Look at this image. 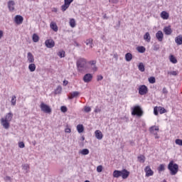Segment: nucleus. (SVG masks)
Segmentation results:
<instances>
[{
  "mask_svg": "<svg viewBox=\"0 0 182 182\" xmlns=\"http://www.w3.org/2000/svg\"><path fill=\"white\" fill-rule=\"evenodd\" d=\"M74 0H64V4L61 6V10L65 12L70 6V4L73 2Z\"/></svg>",
  "mask_w": 182,
  "mask_h": 182,
  "instance_id": "5",
  "label": "nucleus"
},
{
  "mask_svg": "<svg viewBox=\"0 0 182 182\" xmlns=\"http://www.w3.org/2000/svg\"><path fill=\"white\" fill-rule=\"evenodd\" d=\"M60 110L63 113H66L68 112V107L66 106H61Z\"/></svg>",
  "mask_w": 182,
  "mask_h": 182,
  "instance_id": "45",
  "label": "nucleus"
},
{
  "mask_svg": "<svg viewBox=\"0 0 182 182\" xmlns=\"http://www.w3.org/2000/svg\"><path fill=\"white\" fill-rule=\"evenodd\" d=\"M7 5L10 12H14L15 11V1L14 0L9 1Z\"/></svg>",
  "mask_w": 182,
  "mask_h": 182,
  "instance_id": "8",
  "label": "nucleus"
},
{
  "mask_svg": "<svg viewBox=\"0 0 182 182\" xmlns=\"http://www.w3.org/2000/svg\"><path fill=\"white\" fill-rule=\"evenodd\" d=\"M13 117H14V114H12V112H9L6 115L4 120L7 122H11Z\"/></svg>",
  "mask_w": 182,
  "mask_h": 182,
  "instance_id": "21",
  "label": "nucleus"
},
{
  "mask_svg": "<svg viewBox=\"0 0 182 182\" xmlns=\"http://www.w3.org/2000/svg\"><path fill=\"white\" fill-rule=\"evenodd\" d=\"M176 144H178V146H182V139H177L175 140Z\"/></svg>",
  "mask_w": 182,
  "mask_h": 182,
  "instance_id": "43",
  "label": "nucleus"
},
{
  "mask_svg": "<svg viewBox=\"0 0 182 182\" xmlns=\"http://www.w3.org/2000/svg\"><path fill=\"white\" fill-rule=\"evenodd\" d=\"M159 109V113L161 114H163V113H167V110L166 109H164V107H160Z\"/></svg>",
  "mask_w": 182,
  "mask_h": 182,
  "instance_id": "41",
  "label": "nucleus"
},
{
  "mask_svg": "<svg viewBox=\"0 0 182 182\" xmlns=\"http://www.w3.org/2000/svg\"><path fill=\"white\" fill-rule=\"evenodd\" d=\"M149 83H156V78L154 77H150L149 78Z\"/></svg>",
  "mask_w": 182,
  "mask_h": 182,
  "instance_id": "44",
  "label": "nucleus"
},
{
  "mask_svg": "<svg viewBox=\"0 0 182 182\" xmlns=\"http://www.w3.org/2000/svg\"><path fill=\"white\" fill-rule=\"evenodd\" d=\"M168 13H167V11H162L161 13V17L162 18V19H168Z\"/></svg>",
  "mask_w": 182,
  "mask_h": 182,
  "instance_id": "26",
  "label": "nucleus"
},
{
  "mask_svg": "<svg viewBox=\"0 0 182 182\" xmlns=\"http://www.w3.org/2000/svg\"><path fill=\"white\" fill-rule=\"evenodd\" d=\"M33 42H39V36H38V34L34 33L33 35Z\"/></svg>",
  "mask_w": 182,
  "mask_h": 182,
  "instance_id": "35",
  "label": "nucleus"
},
{
  "mask_svg": "<svg viewBox=\"0 0 182 182\" xmlns=\"http://www.w3.org/2000/svg\"><path fill=\"white\" fill-rule=\"evenodd\" d=\"M120 26V21L118 22V28Z\"/></svg>",
  "mask_w": 182,
  "mask_h": 182,
  "instance_id": "64",
  "label": "nucleus"
},
{
  "mask_svg": "<svg viewBox=\"0 0 182 182\" xmlns=\"http://www.w3.org/2000/svg\"><path fill=\"white\" fill-rule=\"evenodd\" d=\"M111 4H119V0H110Z\"/></svg>",
  "mask_w": 182,
  "mask_h": 182,
  "instance_id": "55",
  "label": "nucleus"
},
{
  "mask_svg": "<svg viewBox=\"0 0 182 182\" xmlns=\"http://www.w3.org/2000/svg\"><path fill=\"white\" fill-rule=\"evenodd\" d=\"M168 75H170L171 76H177V75H178V71H168Z\"/></svg>",
  "mask_w": 182,
  "mask_h": 182,
  "instance_id": "40",
  "label": "nucleus"
},
{
  "mask_svg": "<svg viewBox=\"0 0 182 182\" xmlns=\"http://www.w3.org/2000/svg\"><path fill=\"white\" fill-rule=\"evenodd\" d=\"M85 44L87 45V46H89V49H92V48H93V46L92 45H93V39L92 38H88L85 41Z\"/></svg>",
  "mask_w": 182,
  "mask_h": 182,
  "instance_id": "19",
  "label": "nucleus"
},
{
  "mask_svg": "<svg viewBox=\"0 0 182 182\" xmlns=\"http://www.w3.org/2000/svg\"><path fill=\"white\" fill-rule=\"evenodd\" d=\"M18 147H20V149H23L25 147V143H23V141L19 142Z\"/></svg>",
  "mask_w": 182,
  "mask_h": 182,
  "instance_id": "51",
  "label": "nucleus"
},
{
  "mask_svg": "<svg viewBox=\"0 0 182 182\" xmlns=\"http://www.w3.org/2000/svg\"><path fill=\"white\" fill-rule=\"evenodd\" d=\"M63 85H64V86H66V85H68V81L64 80L63 81Z\"/></svg>",
  "mask_w": 182,
  "mask_h": 182,
  "instance_id": "61",
  "label": "nucleus"
},
{
  "mask_svg": "<svg viewBox=\"0 0 182 182\" xmlns=\"http://www.w3.org/2000/svg\"><path fill=\"white\" fill-rule=\"evenodd\" d=\"M159 49H160V45L154 44V50H159Z\"/></svg>",
  "mask_w": 182,
  "mask_h": 182,
  "instance_id": "52",
  "label": "nucleus"
},
{
  "mask_svg": "<svg viewBox=\"0 0 182 182\" xmlns=\"http://www.w3.org/2000/svg\"><path fill=\"white\" fill-rule=\"evenodd\" d=\"M138 160L139 163H144L146 161V157L143 155L138 156Z\"/></svg>",
  "mask_w": 182,
  "mask_h": 182,
  "instance_id": "37",
  "label": "nucleus"
},
{
  "mask_svg": "<svg viewBox=\"0 0 182 182\" xmlns=\"http://www.w3.org/2000/svg\"><path fill=\"white\" fill-rule=\"evenodd\" d=\"M50 28H51L54 32H58V25H56L55 23H50Z\"/></svg>",
  "mask_w": 182,
  "mask_h": 182,
  "instance_id": "28",
  "label": "nucleus"
},
{
  "mask_svg": "<svg viewBox=\"0 0 182 182\" xmlns=\"http://www.w3.org/2000/svg\"><path fill=\"white\" fill-rule=\"evenodd\" d=\"M90 65H92V66H94L96 65V60H91L90 62Z\"/></svg>",
  "mask_w": 182,
  "mask_h": 182,
  "instance_id": "58",
  "label": "nucleus"
},
{
  "mask_svg": "<svg viewBox=\"0 0 182 182\" xmlns=\"http://www.w3.org/2000/svg\"><path fill=\"white\" fill-rule=\"evenodd\" d=\"M70 26H71V28H75V26H76V21L74 18L70 20Z\"/></svg>",
  "mask_w": 182,
  "mask_h": 182,
  "instance_id": "36",
  "label": "nucleus"
},
{
  "mask_svg": "<svg viewBox=\"0 0 182 182\" xmlns=\"http://www.w3.org/2000/svg\"><path fill=\"white\" fill-rule=\"evenodd\" d=\"M72 130L70 129V128H66L65 129V133H71Z\"/></svg>",
  "mask_w": 182,
  "mask_h": 182,
  "instance_id": "56",
  "label": "nucleus"
},
{
  "mask_svg": "<svg viewBox=\"0 0 182 182\" xmlns=\"http://www.w3.org/2000/svg\"><path fill=\"white\" fill-rule=\"evenodd\" d=\"M144 39L146 42H150L151 41V37L150 36V33L146 32L144 36Z\"/></svg>",
  "mask_w": 182,
  "mask_h": 182,
  "instance_id": "22",
  "label": "nucleus"
},
{
  "mask_svg": "<svg viewBox=\"0 0 182 182\" xmlns=\"http://www.w3.org/2000/svg\"><path fill=\"white\" fill-rule=\"evenodd\" d=\"M145 173H146V177H150L154 174V172L151 170V168L150 166H146L145 168Z\"/></svg>",
  "mask_w": 182,
  "mask_h": 182,
  "instance_id": "12",
  "label": "nucleus"
},
{
  "mask_svg": "<svg viewBox=\"0 0 182 182\" xmlns=\"http://www.w3.org/2000/svg\"><path fill=\"white\" fill-rule=\"evenodd\" d=\"M154 114H155V116H157V114H159V108L157 107H155L154 108Z\"/></svg>",
  "mask_w": 182,
  "mask_h": 182,
  "instance_id": "50",
  "label": "nucleus"
},
{
  "mask_svg": "<svg viewBox=\"0 0 182 182\" xmlns=\"http://www.w3.org/2000/svg\"><path fill=\"white\" fill-rule=\"evenodd\" d=\"M27 59L29 63H33V62H35V58H33V55H32V53H28Z\"/></svg>",
  "mask_w": 182,
  "mask_h": 182,
  "instance_id": "17",
  "label": "nucleus"
},
{
  "mask_svg": "<svg viewBox=\"0 0 182 182\" xmlns=\"http://www.w3.org/2000/svg\"><path fill=\"white\" fill-rule=\"evenodd\" d=\"M147 92H149V88H147V86L143 85L139 86V93L143 96L144 95L147 94Z\"/></svg>",
  "mask_w": 182,
  "mask_h": 182,
  "instance_id": "6",
  "label": "nucleus"
},
{
  "mask_svg": "<svg viewBox=\"0 0 182 182\" xmlns=\"http://www.w3.org/2000/svg\"><path fill=\"white\" fill-rule=\"evenodd\" d=\"M79 95H80V92L77 91L70 92V96H68V99L70 100L73 99L74 97H77V96H79Z\"/></svg>",
  "mask_w": 182,
  "mask_h": 182,
  "instance_id": "18",
  "label": "nucleus"
},
{
  "mask_svg": "<svg viewBox=\"0 0 182 182\" xmlns=\"http://www.w3.org/2000/svg\"><path fill=\"white\" fill-rule=\"evenodd\" d=\"M46 48H53L55 46V41L53 39H48L45 41Z\"/></svg>",
  "mask_w": 182,
  "mask_h": 182,
  "instance_id": "9",
  "label": "nucleus"
},
{
  "mask_svg": "<svg viewBox=\"0 0 182 182\" xmlns=\"http://www.w3.org/2000/svg\"><path fill=\"white\" fill-rule=\"evenodd\" d=\"M86 65V59L85 58H80L77 61V67L79 72H82L83 69H85V66Z\"/></svg>",
  "mask_w": 182,
  "mask_h": 182,
  "instance_id": "3",
  "label": "nucleus"
},
{
  "mask_svg": "<svg viewBox=\"0 0 182 182\" xmlns=\"http://www.w3.org/2000/svg\"><path fill=\"white\" fill-rule=\"evenodd\" d=\"M93 79V75L90 73L85 74L83 77V81L85 83H89L90 82H92V80Z\"/></svg>",
  "mask_w": 182,
  "mask_h": 182,
  "instance_id": "7",
  "label": "nucleus"
},
{
  "mask_svg": "<svg viewBox=\"0 0 182 182\" xmlns=\"http://www.w3.org/2000/svg\"><path fill=\"white\" fill-rule=\"evenodd\" d=\"M129 176H130V172L127 169H122L121 171V177H122L124 180H126V178H127Z\"/></svg>",
  "mask_w": 182,
  "mask_h": 182,
  "instance_id": "11",
  "label": "nucleus"
},
{
  "mask_svg": "<svg viewBox=\"0 0 182 182\" xmlns=\"http://www.w3.org/2000/svg\"><path fill=\"white\" fill-rule=\"evenodd\" d=\"M14 21L17 25H21L23 22V17L22 16L17 15L14 18Z\"/></svg>",
  "mask_w": 182,
  "mask_h": 182,
  "instance_id": "13",
  "label": "nucleus"
},
{
  "mask_svg": "<svg viewBox=\"0 0 182 182\" xmlns=\"http://www.w3.org/2000/svg\"><path fill=\"white\" fill-rule=\"evenodd\" d=\"M103 171V166H98L97 167V173H102V171Z\"/></svg>",
  "mask_w": 182,
  "mask_h": 182,
  "instance_id": "48",
  "label": "nucleus"
},
{
  "mask_svg": "<svg viewBox=\"0 0 182 182\" xmlns=\"http://www.w3.org/2000/svg\"><path fill=\"white\" fill-rule=\"evenodd\" d=\"M95 137L97 140H102L103 139V134L100 130H96L95 132Z\"/></svg>",
  "mask_w": 182,
  "mask_h": 182,
  "instance_id": "15",
  "label": "nucleus"
},
{
  "mask_svg": "<svg viewBox=\"0 0 182 182\" xmlns=\"http://www.w3.org/2000/svg\"><path fill=\"white\" fill-rule=\"evenodd\" d=\"M170 62H171V63H177V58H176L174 55H171L170 56Z\"/></svg>",
  "mask_w": 182,
  "mask_h": 182,
  "instance_id": "38",
  "label": "nucleus"
},
{
  "mask_svg": "<svg viewBox=\"0 0 182 182\" xmlns=\"http://www.w3.org/2000/svg\"><path fill=\"white\" fill-rule=\"evenodd\" d=\"M101 39H102L103 41H105V36H102L101 37Z\"/></svg>",
  "mask_w": 182,
  "mask_h": 182,
  "instance_id": "62",
  "label": "nucleus"
},
{
  "mask_svg": "<svg viewBox=\"0 0 182 182\" xmlns=\"http://www.w3.org/2000/svg\"><path fill=\"white\" fill-rule=\"evenodd\" d=\"M168 170L170 171L171 176H176L178 173V165L171 161L168 165Z\"/></svg>",
  "mask_w": 182,
  "mask_h": 182,
  "instance_id": "1",
  "label": "nucleus"
},
{
  "mask_svg": "<svg viewBox=\"0 0 182 182\" xmlns=\"http://www.w3.org/2000/svg\"><path fill=\"white\" fill-rule=\"evenodd\" d=\"M28 69L30 70V72H35V70H36V65L34 63H31L28 65Z\"/></svg>",
  "mask_w": 182,
  "mask_h": 182,
  "instance_id": "27",
  "label": "nucleus"
},
{
  "mask_svg": "<svg viewBox=\"0 0 182 182\" xmlns=\"http://www.w3.org/2000/svg\"><path fill=\"white\" fill-rule=\"evenodd\" d=\"M156 38L159 41V42H163V39L164 38V34L163 33V31H159L156 33Z\"/></svg>",
  "mask_w": 182,
  "mask_h": 182,
  "instance_id": "10",
  "label": "nucleus"
},
{
  "mask_svg": "<svg viewBox=\"0 0 182 182\" xmlns=\"http://www.w3.org/2000/svg\"><path fill=\"white\" fill-rule=\"evenodd\" d=\"M11 105L12 106H15V105H16V96L13 95L11 97Z\"/></svg>",
  "mask_w": 182,
  "mask_h": 182,
  "instance_id": "39",
  "label": "nucleus"
},
{
  "mask_svg": "<svg viewBox=\"0 0 182 182\" xmlns=\"http://www.w3.org/2000/svg\"><path fill=\"white\" fill-rule=\"evenodd\" d=\"M62 93V86L59 85L55 90V95H60Z\"/></svg>",
  "mask_w": 182,
  "mask_h": 182,
  "instance_id": "31",
  "label": "nucleus"
},
{
  "mask_svg": "<svg viewBox=\"0 0 182 182\" xmlns=\"http://www.w3.org/2000/svg\"><path fill=\"white\" fill-rule=\"evenodd\" d=\"M164 32L165 35H171V33L173 31H171V28H170V27H165L164 28Z\"/></svg>",
  "mask_w": 182,
  "mask_h": 182,
  "instance_id": "24",
  "label": "nucleus"
},
{
  "mask_svg": "<svg viewBox=\"0 0 182 182\" xmlns=\"http://www.w3.org/2000/svg\"><path fill=\"white\" fill-rule=\"evenodd\" d=\"M166 165L164 164H160L159 166L158 167V171L159 173H161V171H164L166 170Z\"/></svg>",
  "mask_w": 182,
  "mask_h": 182,
  "instance_id": "32",
  "label": "nucleus"
},
{
  "mask_svg": "<svg viewBox=\"0 0 182 182\" xmlns=\"http://www.w3.org/2000/svg\"><path fill=\"white\" fill-rule=\"evenodd\" d=\"M92 69L94 72H96L97 70V67L95 65H92Z\"/></svg>",
  "mask_w": 182,
  "mask_h": 182,
  "instance_id": "57",
  "label": "nucleus"
},
{
  "mask_svg": "<svg viewBox=\"0 0 182 182\" xmlns=\"http://www.w3.org/2000/svg\"><path fill=\"white\" fill-rule=\"evenodd\" d=\"M113 177H114V178H119V177H122V171H119V170L114 171Z\"/></svg>",
  "mask_w": 182,
  "mask_h": 182,
  "instance_id": "20",
  "label": "nucleus"
},
{
  "mask_svg": "<svg viewBox=\"0 0 182 182\" xmlns=\"http://www.w3.org/2000/svg\"><path fill=\"white\" fill-rule=\"evenodd\" d=\"M1 122L3 127H4L6 129H9V121H6V120H5V119L1 118Z\"/></svg>",
  "mask_w": 182,
  "mask_h": 182,
  "instance_id": "14",
  "label": "nucleus"
},
{
  "mask_svg": "<svg viewBox=\"0 0 182 182\" xmlns=\"http://www.w3.org/2000/svg\"><path fill=\"white\" fill-rule=\"evenodd\" d=\"M149 132L152 134H157V132H159V127L152 126L149 128Z\"/></svg>",
  "mask_w": 182,
  "mask_h": 182,
  "instance_id": "16",
  "label": "nucleus"
},
{
  "mask_svg": "<svg viewBox=\"0 0 182 182\" xmlns=\"http://www.w3.org/2000/svg\"><path fill=\"white\" fill-rule=\"evenodd\" d=\"M137 50L139 53H144L146 52V48L144 46H139L137 48Z\"/></svg>",
  "mask_w": 182,
  "mask_h": 182,
  "instance_id": "34",
  "label": "nucleus"
},
{
  "mask_svg": "<svg viewBox=\"0 0 182 182\" xmlns=\"http://www.w3.org/2000/svg\"><path fill=\"white\" fill-rule=\"evenodd\" d=\"M100 112H101V109H99V108H95V113H100Z\"/></svg>",
  "mask_w": 182,
  "mask_h": 182,
  "instance_id": "59",
  "label": "nucleus"
},
{
  "mask_svg": "<svg viewBox=\"0 0 182 182\" xmlns=\"http://www.w3.org/2000/svg\"><path fill=\"white\" fill-rule=\"evenodd\" d=\"M40 108L41 109V112H43V113H52V109L49 105L45 104V102H41L40 105Z\"/></svg>",
  "mask_w": 182,
  "mask_h": 182,
  "instance_id": "4",
  "label": "nucleus"
},
{
  "mask_svg": "<svg viewBox=\"0 0 182 182\" xmlns=\"http://www.w3.org/2000/svg\"><path fill=\"white\" fill-rule=\"evenodd\" d=\"M4 36V31L0 30V39H2V37Z\"/></svg>",
  "mask_w": 182,
  "mask_h": 182,
  "instance_id": "60",
  "label": "nucleus"
},
{
  "mask_svg": "<svg viewBox=\"0 0 182 182\" xmlns=\"http://www.w3.org/2000/svg\"><path fill=\"white\" fill-rule=\"evenodd\" d=\"M23 167V170H25L26 171V173H28V170H29V165L28 164H23L22 166Z\"/></svg>",
  "mask_w": 182,
  "mask_h": 182,
  "instance_id": "42",
  "label": "nucleus"
},
{
  "mask_svg": "<svg viewBox=\"0 0 182 182\" xmlns=\"http://www.w3.org/2000/svg\"><path fill=\"white\" fill-rule=\"evenodd\" d=\"M5 181H10L12 182V178H11V176H6L4 178Z\"/></svg>",
  "mask_w": 182,
  "mask_h": 182,
  "instance_id": "53",
  "label": "nucleus"
},
{
  "mask_svg": "<svg viewBox=\"0 0 182 182\" xmlns=\"http://www.w3.org/2000/svg\"><path fill=\"white\" fill-rule=\"evenodd\" d=\"M97 82L100 80H103V76L102 75H98L97 78Z\"/></svg>",
  "mask_w": 182,
  "mask_h": 182,
  "instance_id": "54",
  "label": "nucleus"
},
{
  "mask_svg": "<svg viewBox=\"0 0 182 182\" xmlns=\"http://www.w3.org/2000/svg\"><path fill=\"white\" fill-rule=\"evenodd\" d=\"M132 59H133V55H132L130 53H127L125 55V60H127V62H130Z\"/></svg>",
  "mask_w": 182,
  "mask_h": 182,
  "instance_id": "25",
  "label": "nucleus"
},
{
  "mask_svg": "<svg viewBox=\"0 0 182 182\" xmlns=\"http://www.w3.org/2000/svg\"><path fill=\"white\" fill-rule=\"evenodd\" d=\"M175 42L177 45H182V36L179 35L175 38Z\"/></svg>",
  "mask_w": 182,
  "mask_h": 182,
  "instance_id": "23",
  "label": "nucleus"
},
{
  "mask_svg": "<svg viewBox=\"0 0 182 182\" xmlns=\"http://www.w3.org/2000/svg\"><path fill=\"white\" fill-rule=\"evenodd\" d=\"M143 109L140 106L136 105L132 108V116H137L138 117H141V116H143Z\"/></svg>",
  "mask_w": 182,
  "mask_h": 182,
  "instance_id": "2",
  "label": "nucleus"
},
{
  "mask_svg": "<svg viewBox=\"0 0 182 182\" xmlns=\"http://www.w3.org/2000/svg\"><path fill=\"white\" fill-rule=\"evenodd\" d=\"M84 111L85 112V113H89L90 112L92 111V108H90V107L85 106L84 107Z\"/></svg>",
  "mask_w": 182,
  "mask_h": 182,
  "instance_id": "46",
  "label": "nucleus"
},
{
  "mask_svg": "<svg viewBox=\"0 0 182 182\" xmlns=\"http://www.w3.org/2000/svg\"><path fill=\"white\" fill-rule=\"evenodd\" d=\"M77 130L78 133H83V132L85 131V127H83L82 124H78L77 126Z\"/></svg>",
  "mask_w": 182,
  "mask_h": 182,
  "instance_id": "29",
  "label": "nucleus"
},
{
  "mask_svg": "<svg viewBox=\"0 0 182 182\" xmlns=\"http://www.w3.org/2000/svg\"><path fill=\"white\" fill-rule=\"evenodd\" d=\"M80 153L81 154H82V156H87V154H89L90 151H89V149H84L82 151H80Z\"/></svg>",
  "mask_w": 182,
  "mask_h": 182,
  "instance_id": "33",
  "label": "nucleus"
},
{
  "mask_svg": "<svg viewBox=\"0 0 182 182\" xmlns=\"http://www.w3.org/2000/svg\"><path fill=\"white\" fill-rule=\"evenodd\" d=\"M58 55L60 58H65V51H59Z\"/></svg>",
  "mask_w": 182,
  "mask_h": 182,
  "instance_id": "47",
  "label": "nucleus"
},
{
  "mask_svg": "<svg viewBox=\"0 0 182 182\" xmlns=\"http://www.w3.org/2000/svg\"><path fill=\"white\" fill-rule=\"evenodd\" d=\"M162 93L166 96L167 93H168V91L167 90V88L166 87H164L162 90Z\"/></svg>",
  "mask_w": 182,
  "mask_h": 182,
  "instance_id": "49",
  "label": "nucleus"
},
{
  "mask_svg": "<svg viewBox=\"0 0 182 182\" xmlns=\"http://www.w3.org/2000/svg\"><path fill=\"white\" fill-rule=\"evenodd\" d=\"M138 69L140 70V72H144L146 70V68H144V64L143 63H139L138 65Z\"/></svg>",
  "mask_w": 182,
  "mask_h": 182,
  "instance_id": "30",
  "label": "nucleus"
},
{
  "mask_svg": "<svg viewBox=\"0 0 182 182\" xmlns=\"http://www.w3.org/2000/svg\"><path fill=\"white\" fill-rule=\"evenodd\" d=\"M81 139H82V140L83 141L85 140V136H82Z\"/></svg>",
  "mask_w": 182,
  "mask_h": 182,
  "instance_id": "63",
  "label": "nucleus"
}]
</instances>
